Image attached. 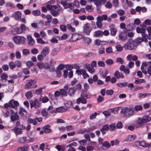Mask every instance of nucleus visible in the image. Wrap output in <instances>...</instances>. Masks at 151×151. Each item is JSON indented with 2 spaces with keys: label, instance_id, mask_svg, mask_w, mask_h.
I'll return each instance as SVG.
<instances>
[{
  "label": "nucleus",
  "instance_id": "1",
  "mask_svg": "<svg viewBox=\"0 0 151 151\" xmlns=\"http://www.w3.org/2000/svg\"><path fill=\"white\" fill-rule=\"evenodd\" d=\"M55 2L54 0H51L46 3V8L48 10H51L50 13L51 15L54 17L57 16L59 14L60 11L62 10V8L59 5H51Z\"/></svg>",
  "mask_w": 151,
  "mask_h": 151
},
{
  "label": "nucleus",
  "instance_id": "2",
  "mask_svg": "<svg viewBox=\"0 0 151 151\" xmlns=\"http://www.w3.org/2000/svg\"><path fill=\"white\" fill-rule=\"evenodd\" d=\"M134 110L133 107H125L122 109L121 113L124 114V116L130 117L134 114Z\"/></svg>",
  "mask_w": 151,
  "mask_h": 151
},
{
  "label": "nucleus",
  "instance_id": "3",
  "mask_svg": "<svg viewBox=\"0 0 151 151\" xmlns=\"http://www.w3.org/2000/svg\"><path fill=\"white\" fill-rule=\"evenodd\" d=\"M138 45L136 41H134L132 38L129 39L128 42L124 46L125 49L129 50H132Z\"/></svg>",
  "mask_w": 151,
  "mask_h": 151
},
{
  "label": "nucleus",
  "instance_id": "4",
  "mask_svg": "<svg viewBox=\"0 0 151 151\" xmlns=\"http://www.w3.org/2000/svg\"><path fill=\"white\" fill-rule=\"evenodd\" d=\"M141 69L142 72L145 74L148 73L149 74H151V62L142 63L141 67Z\"/></svg>",
  "mask_w": 151,
  "mask_h": 151
},
{
  "label": "nucleus",
  "instance_id": "5",
  "mask_svg": "<svg viewBox=\"0 0 151 151\" xmlns=\"http://www.w3.org/2000/svg\"><path fill=\"white\" fill-rule=\"evenodd\" d=\"M134 65V62L130 61L129 63L128 66H127V68L124 65H122L119 67V70L121 71H123L125 74H128L130 73L129 68H133Z\"/></svg>",
  "mask_w": 151,
  "mask_h": 151
},
{
  "label": "nucleus",
  "instance_id": "6",
  "mask_svg": "<svg viewBox=\"0 0 151 151\" xmlns=\"http://www.w3.org/2000/svg\"><path fill=\"white\" fill-rule=\"evenodd\" d=\"M151 119V118L149 116H144L141 118H138L137 123L140 126H142L144 124L150 121Z\"/></svg>",
  "mask_w": 151,
  "mask_h": 151
},
{
  "label": "nucleus",
  "instance_id": "7",
  "mask_svg": "<svg viewBox=\"0 0 151 151\" xmlns=\"http://www.w3.org/2000/svg\"><path fill=\"white\" fill-rule=\"evenodd\" d=\"M36 82L35 80H30L26 84L24 87L26 89L35 88L37 87V85L35 84Z\"/></svg>",
  "mask_w": 151,
  "mask_h": 151
},
{
  "label": "nucleus",
  "instance_id": "8",
  "mask_svg": "<svg viewBox=\"0 0 151 151\" xmlns=\"http://www.w3.org/2000/svg\"><path fill=\"white\" fill-rule=\"evenodd\" d=\"M13 38L14 42L17 44H23L25 40L24 37L18 36H15L13 37Z\"/></svg>",
  "mask_w": 151,
  "mask_h": 151
},
{
  "label": "nucleus",
  "instance_id": "9",
  "mask_svg": "<svg viewBox=\"0 0 151 151\" xmlns=\"http://www.w3.org/2000/svg\"><path fill=\"white\" fill-rule=\"evenodd\" d=\"M29 103L31 108L34 107L35 109H37L40 107V103L39 102L37 99H35L34 100H31L29 101Z\"/></svg>",
  "mask_w": 151,
  "mask_h": 151
},
{
  "label": "nucleus",
  "instance_id": "10",
  "mask_svg": "<svg viewBox=\"0 0 151 151\" xmlns=\"http://www.w3.org/2000/svg\"><path fill=\"white\" fill-rule=\"evenodd\" d=\"M82 36L80 34L74 33L73 35L70 39V40L74 42L82 38Z\"/></svg>",
  "mask_w": 151,
  "mask_h": 151
},
{
  "label": "nucleus",
  "instance_id": "11",
  "mask_svg": "<svg viewBox=\"0 0 151 151\" xmlns=\"http://www.w3.org/2000/svg\"><path fill=\"white\" fill-rule=\"evenodd\" d=\"M90 24L88 23H86L84 24L83 27V32L87 35H89L91 32V29L89 28Z\"/></svg>",
  "mask_w": 151,
  "mask_h": 151
},
{
  "label": "nucleus",
  "instance_id": "12",
  "mask_svg": "<svg viewBox=\"0 0 151 151\" xmlns=\"http://www.w3.org/2000/svg\"><path fill=\"white\" fill-rule=\"evenodd\" d=\"M9 104L10 107L12 108H14L15 107H17L19 105V102L12 99L9 101Z\"/></svg>",
  "mask_w": 151,
  "mask_h": 151
},
{
  "label": "nucleus",
  "instance_id": "13",
  "mask_svg": "<svg viewBox=\"0 0 151 151\" xmlns=\"http://www.w3.org/2000/svg\"><path fill=\"white\" fill-rule=\"evenodd\" d=\"M114 25L111 24L109 26L111 34L112 36H115L116 34L117 30L116 28H114Z\"/></svg>",
  "mask_w": 151,
  "mask_h": 151
},
{
  "label": "nucleus",
  "instance_id": "14",
  "mask_svg": "<svg viewBox=\"0 0 151 151\" xmlns=\"http://www.w3.org/2000/svg\"><path fill=\"white\" fill-rule=\"evenodd\" d=\"M22 16V13L19 11H17L14 13L13 15V17L16 20H19Z\"/></svg>",
  "mask_w": 151,
  "mask_h": 151
},
{
  "label": "nucleus",
  "instance_id": "15",
  "mask_svg": "<svg viewBox=\"0 0 151 151\" xmlns=\"http://www.w3.org/2000/svg\"><path fill=\"white\" fill-rule=\"evenodd\" d=\"M124 32H121L119 35V40L124 41L127 39V34L125 33V31H123Z\"/></svg>",
  "mask_w": 151,
  "mask_h": 151
},
{
  "label": "nucleus",
  "instance_id": "16",
  "mask_svg": "<svg viewBox=\"0 0 151 151\" xmlns=\"http://www.w3.org/2000/svg\"><path fill=\"white\" fill-rule=\"evenodd\" d=\"M114 75L115 77L117 79L120 78H123L124 77L123 73L120 72L119 71H116L114 73Z\"/></svg>",
  "mask_w": 151,
  "mask_h": 151
},
{
  "label": "nucleus",
  "instance_id": "17",
  "mask_svg": "<svg viewBox=\"0 0 151 151\" xmlns=\"http://www.w3.org/2000/svg\"><path fill=\"white\" fill-rule=\"evenodd\" d=\"M135 143L137 145L142 146L143 147H147L148 146H149L150 144H148V143H146V142L144 141H137L135 142Z\"/></svg>",
  "mask_w": 151,
  "mask_h": 151
},
{
  "label": "nucleus",
  "instance_id": "18",
  "mask_svg": "<svg viewBox=\"0 0 151 151\" xmlns=\"http://www.w3.org/2000/svg\"><path fill=\"white\" fill-rule=\"evenodd\" d=\"M28 43L30 45H33L35 44V41L32 36L30 35L27 36Z\"/></svg>",
  "mask_w": 151,
  "mask_h": 151
},
{
  "label": "nucleus",
  "instance_id": "19",
  "mask_svg": "<svg viewBox=\"0 0 151 151\" xmlns=\"http://www.w3.org/2000/svg\"><path fill=\"white\" fill-rule=\"evenodd\" d=\"M136 138V136L135 135H129L126 138V141L128 142L133 141Z\"/></svg>",
  "mask_w": 151,
  "mask_h": 151
},
{
  "label": "nucleus",
  "instance_id": "20",
  "mask_svg": "<svg viewBox=\"0 0 151 151\" xmlns=\"http://www.w3.org/2000/svg\"><path fill=\"white\" fill-rule=\"evenodd\" d=\"M76 90V88L74 87H71L68 90V93L70 96H73Z\"/></svg>",
  "mask_w": 151,
  "mask_h": 151
},
{
  "label": "nucleus",
  "instance_id": "21",
  "mask_svg": "<svg viewBox=\"0 0 151 151\" xmlns=\"http://www.w3.org/2000/svg\"><path fill=\"white\" fill-rule=\"evenodd\" d=\"M49 48L47 47H46L44 48L41 52V54H42L44 56H45L49 53Z\"/></svg>",
  "mask_w": 151,
  "mask_h": 151
},
{
  "label": "nucleus",
  "instance_id": "22",
  "mask_svg": "<svg viewBox=\"0 0 151 151\" xmlns=\"http://www.w3.org/2000/svg\"><path fill=\"white\" fill-rule=\"evenodd\" d=\"M96 19L102 22L103 20H106L107 19V16L106 14L103 15L101 16H98L97 17Z\"/></svg>",
  "mask_w": 151,
  "mask_h": 151
},
{
  "label": "nucleus",
  "instance_id": "23",
  "mask_svg": "<svg viewBox=\"0 0 151 151\" xmlns=\"http://www.w3.org/2000/svg\"><path fill=\"white\" fill-rule=\"evenodd\" d=\"M67 108H65L64 106H61L56 109V111L57 112L62 113L65 112L67 110Z\"/></svg>",
  "mask_w": 151,
  "mask_h": 151
},
{
  "label": "nucleus",
  "instance_id": "24",
  "mask_svg": "<svg viewBox=\"0 0 151 151\" xmlns=\"http://www.w3.org/2000/svg\"><path fill=\"white\" fill-rule=\"evenodd\" d=\"M12 32L14 34H17L21 33L22 32V31L20 28L17 27L13 29Z\"/></svg>",
  "mask_w": 151,
  "mask_h": 151
},
{
  "label": "nucleus",
  "instance_id": "25",
  "mask_svg": "<svg viewBox=\"0 0 151 151\" xmlns=\"http://www.w3.org/2000/svg\"><path fill=\"white\" fill-rule=\"evenodd\" d=\"M109 129V127L108 125L106 124L103 126L102 128L100 129V131L102 133L104 134L106 133V131L108 130Z\"/></svg>",
  "mask_w": 151,
  "mask_h": 151
},
{
  "label": "nucleus",
  "instance_id": "26",
  "mask_svg": "<svg viewBox=\"0 0 151 151\" xmlns=\"http://www.w3.org/2000/svg\"><path fill=\"white\" fill-rule=\"evenodd\" d=\"M10 118L11 121L14 122L18 120L19 119V116L17 113H14L11 116Z\"/></svg>",
  "mask_w": 151,
  "mask_h": 151
},
{
  "label": "nucleus",
  "instance_id": "27",
  "mask_svg": "<svg viewBox=\"0 0 151 151\" xmlns=\"http://www.w3.org/2000/svg\"><path fill=\"white\" fill-rule=\"evenodd\" d=\"M134 110V112L135 111H141L143 110V108L142 105H137L134 106V108H133Z\"/></svg>",
  "mask_w": 151,
  "mask_h": 151
},
{
  "label": "nucleus",
  "instance_id": "28",
  "mask_svg": "<svg viewBox=\"0 0 151 151\" xmlns=\"http://www.w3.org/2000/svg\"><path fill=\"white\" fill-rule=\"evenodd\" d=\"M150 95V94L149 93H140L138 95L137 97L140 99H143Z\"/></svg>",
  "mask_w": 151,
  "mask_h": 151
},
{
  "label": "nucleus",
  "instance_id": "29",
  "mask_svg": "<svg viewBox=\"0 0 151 151\" xmlns=\"http://www.w3.org/2000/svg\"><path fill=\"white\" fill-rule=\"evenodd\" d=\"M50 125L49 124L43 127V129L44 130V132L46 133H49L51 131V129H50Z\"/></svg>",
  "mask_w": 151,
  "mask_h": 151
},
{
  "label": "nucleus",
  "instance_id": "30",
  "mask_svg": "<svg viewBox=\"0 0 151 151\" xmlns=\"http://www.w3.org/2000/svg\"><path fill=\"white\" fill-rule=\"evenodd\" d=\"M14 130L16 135L18 134H22V129L20 128L15 127L14 129Z\"/></svg>",
  "mask_w": 151,
  "mask_h": 151
},
{
  "label": "nucleus",
  "instance_id": "31",
  "mask_svg": "<svg viewBox=\"0 0 151 151\" xmlns=\"http://www.w3.org/2000/svg\"><path fill=\"white\" fill-rule=\"evenodd\" d=\"M60 95L62 96H66L67 95V91L65 89H62L60 90Z\"/></svg>",
  "mask_w": 151,
  "mask_h": 151
},
{
  "label": "nucleus",
  "instance_id": "32",
  "mask_svg": "<svg viewBox=\"0 0 151 151\" xmlns=\"http://www.w3.org/2000/svg\"><path fill=\"white\" fill-rule=\"evenodd\" d=\"M103 36V31L98 30L94 32V36L95 37H101Z\"/></svg>",
  "mask_w": 151,
  "mask_h": 151
},
{
  "label": "nucleus",
  "instance_id": "33",
  "mask_svg": "<svg viewBox=\"0 0 151 151\" xmlns=\"http://www.w3.org/2000/svg\"><path fill=\"white\" fill-rule=\"evenodd\" d=\"M116 85L119 87H122L127 86L128 85V83L127 82L119 83H117Z\"/></svg>",
  "mask_w": 151,
  "mask_h": 151
},
{
  "label": "nucleus",
  "instance_id": "34",
  "mask_svg": "<svg viewBox=\"0 0 151 151\" xmlns=\"http://www.w3.org/2000/svg\"><path fill=\"white\" fill-rule=\"evenodd\" d=\"M65 7V9H68L70 8L71 9H73L74 8V6L73 4L72 3H67Z\"/></svg>",
  "mask_w": 151,
  "mask_h": 151
},
{
  "label": "nucleus",
  "instance_id": "35",
  "mask_svg": "<svg viewBox=\"0 0 151 151\" xmlns=\"http://www.w3.org/2000/svg\"><path fill=\"white\" fill-rule=\"evenodd\" d=\"M42 115L46 118L48 117V113L45 110H42L41 112Z\"/></svg>",
  "mask_w": 151,
  "mask_h": 151
},
{
  "label": "nucleus",
  "instance_id": "36",
  "mask_svg": "<svg viewBox=\"0 0 151 151\" xmlns=\"http://www.w3.org/2000/svg\"><path fill=\"white\" fill-rule=\"evenodd\" d=\"M145 81L144 79H139L136 80L135 81V83L136 84H138L141 83Z\"/></svg>",
  "mask_w": 151,
  "mask_h": 151
},
{
  "label": "nucleus",
  "instance_id": "37",
  "mask_svg": "<svg viewBox=\"0 0 151 151\" xmlns=\"http://www.w3.org/2000/svg\"><path fill=\"white\" fill-rule=\"evenodd\" d=\"M32 14L35 16H37L40 14V12L39 10L37 9L32 12Z\"/></svg>",
  "mask_w": 151,
  "mask_h": 151
},
{
  "label": "nucleus",
  "instance_id": "38",
  "mask_svg": "<svg viewBox=\"0 0 151 151\" xmlns=\"http://www.w3.org/2000/svg\"><path fill=\"white\" fill-rule=\"evenodd\" d=\"M145 31V29L143 28H140L139 27H137L136 28L137 32L138 33H142Z\"/></svg>",
  "mask_w": 151,
  "mask_h": 151
},
{
  "label": "nucleus",
  "instance_id": "39",
  "mask_svg": "<svg viewBox=\"0 0 151 151\" xmlns=\"http://www.w3.org/2000/svg\"><path fill=\"white\" fill-rule=\"evenodd\" d=\"M67 27L68 30L73 32L75 31V29L70 24H68L67 25Z\"/></svg>",
  "mask_w": 151,
  "mask_h": 151
},
{
  "label": "nucleus",
  "instance_id": "40",
  "mask_svg": "<svg viewBox=\"0 0 151 151\" xmlns=\"http://www.w3.org/2000/svg\"><path fill=\"white\" fill-rule=\"evenodd\" d=\"M99 53L102 54L105 53V49L103 47L101 46L98 49Z\"/></svg>",
  "mask_w": 151,
  "mask_h": 151
},
{
  "label": "nucleus",
  "instance_id": "41",
  "mask_svg": "<svg viewBox=\"0 0 151 151\" xmlns=\"http://www.w3.org/2000/svg\"><path fill=\"white\" fill-rule=\"evenodd\" d=\"M102 146L104 147L108 148L110 147L111 145L107 141H105L102 143Z\"/></svg>",
  "mask_w": 151,
  "mask_h": 151
},
{
  "label": "nucleus",
  "instance_id": "42",
  "mask_svg": "<svg viewBox=\"0 0 151 151\" xmlns=\"http://www.w3.org/2000/svg\"><path fill=\"white\" fill-rule=\"evenodd\" d=\"M19 141L21 143H24L27 141L26 137H21L19 138Z\"/></svg>",
  "mask_w": 151,
  "mask_h": 151
},
{
  "label": "nucleus",
  "instance_id": "43",
  "mask_svg": "<svg viewBox=\"0 0 151 151\" xmlns=\"http://www.w3.org/2000/svg\"><path fill=\"white\" fill-rule=\"evenodd\" d=\"M44 64L42 62L40 61L37 63V65L40 69H42L44 67Z\"/></svg>",
  "mask_w": 151,
  "mask_h": 151
},
{
  "label": "nucleus",
  "instance_id": "44",
  "mask_svg": "<svg viewBox=\"0 0 151 151\" xmlns=\"http://www.w3.org/2000/svg\"><path fill=\"white\" fill-rule=\"evenodd\" d=\"M102 22L100 20H97L96 22V25L98 28H101L102 27L103 24L101 23Z\"/></svg>",
  "mask_w": 151,
  "mask_h": 151
},
{
  "label": "nucleus",
  "instance_id": "45",
  "mask_svg": "<svg viewBox=\"0 0 151 151\" xmlns=\"http://www.w3.org/2000/svg\"><path fill=\"white\" fill-rule=\"evenodd\" d=\"M76 72L78 75H82L83 73H84V72L85 73V70L84 69L76 70Z\"/></svg>",
  "mask_w": 151,
  "mask_h": 151
},
{
  "label": "nucleus",
  "instance_id": "46",
  "mask_svg": "<svg viewBox=\"0 0 151 151\" xmlns=\"http://www.w3.org/2000/svg\"><path fill=\"white\" fill-rule=\"evenodd\" d=\"M9 66L10 69H13L16 66L15 63L13 62H11L9 63Z\"/></svg>",
  "mask_w": 151,
  "mask_h": 151
},
{
  "label": "nucleus",
  "instance_id": "47",
  "mask_svg": "<svg viewBox=\"0 0 151 151\" xmlns=\"http://www.w3.org/2000/svg\"><path fill=\"white\" fill-rule=\"evenodd\" d=\"M26 65L28 68H29L31 66L34 65V63L32 61H29L27 62Z\"/></svg>",
  "mask_w": 151,
  "mask_h": 151
},
{
  "label": "nucleus",
  "instance_id": "48",
  "mask_svg": "<svg viewBox=\"0 0 151 151\" xmlns=\"http://www.w3.org/2000/svg\"><path fill=\"white\" fill-rule=\"evenodd\" d=\"M106 52L108 54H110L113 52L112 49L110 47H109L106 48Z\"/></svg>",
  "mask_w": 151,
  "mask_h": 151
},
{
  "label": "nucleus",
  "instance_id": "49",
  "mask_svg": "<svg viewBox=\"0 0 151 151\" xmlns=\"http://www.w3.org/2000/svg\"><path fill=\"white\" fill-rule=\"evenodd\" d=\"M25 95L26 97L28 99H30L32 97V93L30 91H29L25 93Z\"/></svg>",
  "mask_w": 151,
  "mask_h": 151
},
{
  "label": "nucleus",
  "instance_id": "50",
  "mask_svg": "<svg viewBox=\"0 0 151 151\" xmlns=\"http://www.w3.org/2000/svg\"><path fill=\"white\" fill-rule=\"evenodd\" d=\"M22 53L24 55H28L29 54L30 52L28 49H24L23 50Z\"/></svg>",
  "mask_w": 151,
  "mask_h": 151
},
{
  "label": "nucleus",
  "instance_id": "51",
  "mask_svg": "<svg viewBox=\"0 0 151 151\" xmlns=\"http://www.w3.org/2000/svg\"><path fill=\"white\" fill-rule=\"evenodd\" d=\"M116 129V126L113 123L109 126V130L111 131H113Z\"/></svg>",
  "mask_w": 151,
  "mask_h": 151
},
{
  "label": "nucleus",
  "instance_id": "52",
  "mask_svg": "<svg viewBox=\"0 0 151 151\" xmlns=\"http://www.w3.org/2000/svg\"><path fill=\"white\" fill-rule=\"evenodd\" d=\"M83 39L84 40L86 43H87L88 44H89L91 41V39L89 37H83Z\"/></svg>",
  "mask_w": 151,
  "mask_h": 151
},
{
  "label": "nucleus",
  "instance_id": "53",
  "mask_svg": "<svg viewBox=\"0 0 151 151\" xmlns=\"http://www.w3.org/2000/svg\"><path fill=\"white\" fill-rule=\"evenodd\" d=\"M113 5L115 7L119 6V0H113L112 2Z\"/></svg>",
  "mask_w": 151,
  "mask_h": 151
},
{
  "label": "nucleus",
  "instance_id": "54",
  "mask_svg": "<svg viewBox=\"0 0 151 151\" xmlns=\"http://www.w3.org/2000/svg\"><path fill=\"white\" fill-rule=\"evenodd\" d=\"M94 4L97 7H99L101 5V2L99 0H94Z\"/></svg>",
  "mask_w": 151,
  "mask_h": 151
},
{
  "label": "nucleus",
  "instance_id": "55",
  "mask_svg": "<svg viewBox=\"0 0 151 151\" xmlns=\"http://www.w3.org/2000/svg\"><path fill=\"white\" fill-rule=\"evenodd\" d=\"M36 40L37 42L38 43L42 44H44L45 43V42L41 38H38Z\"/></svg>",
  "mask_w": 151,
  "mask_h": 151
},
{
  "label": "nucleus",
  "instance_id": "56",
  "mask_svg": "<svg viewBox=\"0 0 151 151\" xmlns=\"http://www.w3.org/2000/svg\"><path fill=\"white\" fill-rule=\"evenodd\" d=\"M87 70L91 74H93L95 72V69L93 67H91L90 68H88Z\"/></svg>",
  "mask_w": 151,
  "mask_h": 151
},
{
  "label": "nucleus",
  "instance_id": "57",
  "mask_svg": "<svg viewBox=\"0 0 151 151\" xmlns=\"http://www.w3.org/2000/svg\"><path fill=\"white\" fill-rule=\"evenodd\" d=\"M105 62L108 65H111L113 64V61L112 59H109L106 60Z\"/></svg>",
  "mask_w": 151,
  "mask_h": 151
},
{
  "label": "nucleus",
  "instance_id": "58",
  "mask_svg": "<svg viewBox=\"0 0 151 151\" xmlns=\"http://www.w3.org/2000/svg\"><path fill=\"white\" fill-rule=\"evenodd\" d=\"M86 9L87 11L89 12H92L93 11V9L92 8L91 6H86Z\"/></svg>",
  "mask_w": 151,
  "mask_h": 151
},
{
  "label": "nucleus",
  "instance_id": "59",
  "mask_svg": "<svg viewBox=\"0 0 151 151\" xmlns=\"http://www.w3.org/2000/svg\"><path fill=\"white\" fill-rule=\"evenodd\" d=\"M116 50L117 51H121L123 50V47L120 46V45H117L116 46Z\"/></svg>",
  "mask_w": 151,
  "mask_h": 151
},
{
  "label": "nucleus",
  "instance_id": "60",
  "mask_svg": "<svg viewBox=\"0 0 151 151\" xmlns=\"http://www.w3.org/2000/svg\"><path fill=\"white\" fill-rule=\"evenodd\" d=\"M104 98L102 97L101 96H98L97 99V101L98 103H100L102 102L104 100Z\"/></svg>",
  "mask_w": 151,
  "mask_h": 151
},
{
  "label": "nucleus",
  "instance_id": "61",
  "mask_svg": "<svg viewBox=\"0 0 151 151\" xmlns=\"http://www.w3.org/2000/svg\"><path fill=\"white\" fill-rule=\"evenodd\" d=\"M52 18V16L50 14H47L46 15V19L47 20V21L51 22Z\"/></svg>",
  "mask_w": 151,
  "mask_h": 151
},
{
  "label": "nucleus",
  "instance_id": "62",
  "mask_svg": "<svg viewBox=\"0 0 151 151\" xmlns=\"http://www.w3.org/2000/svg\"><path fill=\"white\" fill-rule=\"evenodd\" d=\"M105 6L107 8L110 9L112 7V5L109 1H108L105 5Z\"/></svg>",
  "mask_w": 151,
  "mask_h": 151
},
{
  "label": "nucleus",
  "instance_id": "63",
  "mask_svg": "<svg viewBox=\"0 0 151 151\" xmlns=\"http://www.w3.org/2000/svg\"><path fill=\"white\" fill-rule=\"evenodd\" d=\"M145 24L147 25H151V21L150 19H147L144 21Z\"/></svg>",
  "mask_w": 151,
  "mask_h": 151
},
{
  "label": "nucleus",
  "instance_id": "64",
  "mask_svg": "<svg viewBox=\"0 0 151 151\" xmlns=\"http://www.w3.org/2000/svg\"><path fill=\"white\" fill-rule=\"evenodd\" d=\"M27 150V147H21L18 148V151H25Z\"/></svg>",
  "mask_w": 151,
  "mask_h": 151
}]
</instances>
